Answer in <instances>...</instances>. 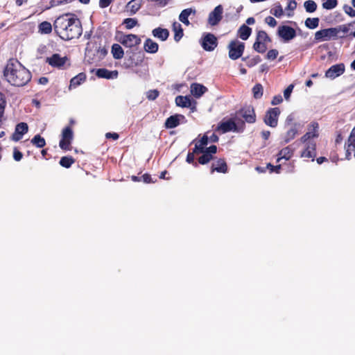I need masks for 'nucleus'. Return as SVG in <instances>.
<instances>
[{
	"label": "nucleus",
	"instance_id": "1",
	"mask_svg": "<svg viewBox=\"0 0 355 355\" xmlns=\"http://www.w3.org/2000/svg\"><path fill=\"white\" fill-rule=\"evenodd\" d=\"M55 33L65 41L78 39L83 33L80 20L71 13H66L57 17L53 22Z\"/></svg>",
	"mask_w": 355,
	"mask_h": 355
},
{
	"label": "nucleus",
	"instance_id": "2",
	"mask_svg": "<svg viewBox=\"0 0 355 355\" xmlns=\"http://www.w3.org/2000/svg\"><path fill=\"white\" fill-rule=\"evenodd\" d=\"M3 76L10 85L19 87L27 85L32 78L31 71L15 58H10L7 61Z\"/></svg>",
	"mask_w": 355,
	"mask_h": 355
},
{
	"label": "nucleus",
	"instance_id": "3",
	"mask_svg": "<svg viewBox=\"0 0 355 355\" xmlns=\"http://www.w3.org/2000/svg\"><path fill=\"white\" fill-rule=\"evenodd\" d=\"M235 121H236L230 119L226 121H222L218 125L217 130H221L223 133L230 131L243 132L245 128L244 121H242L240 119H237V117H235Z\"/></svg>",
	"mask_w": 355,
	"mask_h": 355
},
{
	"label": "nucleus",
	"instance_id": "4",
	"mask_svg": "<svg viewBox=\"0 0 355 355\" xmlns=\"http://www.w3.org/2000/svg\"><path fill=\"white\" fill-rule=\"evenodd\" d=\"M271 42V38L265 31H257L252 49L259 53H264L268 49V44Z\"/></svg>",
	"mask_w": 355,
	"mask_h": 355
},
{
	"label": "nucleus",
	"instance_id": "5",
	"mask_svg": "<svg viewBox=\"0 0 355 355\" xmlns=\"http://www.w3.org/2000/svg\"><path fill=\"white\" fill-rule=\"evenodd\" d=\"M123 65L125 68H132L139 66L144 60V53L142 51H127Z\"/></svg>",
	"mask_w": 355,
	"mask_h": 355
},
{
	"label": "nucleus",
	"instance_id": "6",
	"mask_svg": "<svg viewBox=\"0 0 355 355\" xmlns=\"http://www.w3.org/2000/svg\"><path fill=\"white\" fill-rule=\"evenodd\" d=\"M227 49L229 50V58L232 60H236L241 58L245 50V43L237 40H234L230 41Z\"/></svg>",
	"mask_w": 355,
	"mask_h": 355
},
{
	"label": "nucleus",
	"instance_id": "7",
	"mask_svg": "<svg viewBox=\"0 0 355 355\" xmlns=\"http://www.w3.org/2000/svg\"><path fill=\"white\" fill-rule=\"evenodd\" d=\"M236 117L237 119L241 117L244 119V123L247 122L248 123H254L257 119L254 109L252 105H247L241 108L236 112Z\"/></svg>",
	"mask_w": 355,
	"mask_h": 355
},
{
	"label": "nucleus",
	"instance_id": "8",
	"mask_svg": "<svg viewBox=\"0 0 355 355\" xmlns=\"http://www.w3.org/2000/svg\"><path fill=\"white\" fill-rule=\"evenodd\" d=\"M73 133L71 126L65 127L62 132V138L59 142V146L62 150H70Z\"/></svg>",
	"mask_w": 355,
	"mask_h": 355
},
{
	"label": "nucleus",
	"instance_id": "9",
	"mask_svg": "<svg viewBox=\"0 0 355 355\" xmlns=\"http://www.w3.org/2000/svg\"><path fill=\"white\" fill-rule=\"evenodd\" d=\"M280 113L281 111L279 107L269 108L264 116V123L271 128L277 127Z\"/></svg>",
	"mask_w": 355,
	"mask_h": 355
},
{
	"label": "nucleus",
	"instance_id": "10",
	"mask_svg": "<svg viewBox=\"0 0 355 355\" xmlns=\"http://www.w3.org/2000/svg\"><path fill=\"white\" fill-rule=\"evenodd\" d=\"M201 46L204 50L212 51L218 46V39L212 33H206L201 39Z\"/></svg>",
	"mask_w": 355,
	"mask_h": 355
},
{
	"label": "nucleus",
	"instance_id": "11",
	"mask_svg": "<svg viewBox=\"0 0 355 355\" xmlns=\"http://www.w3.org/2000/svg\"><path fill=\"white\" fill-rule=\"evenodd\" d=\"M337 39L336 31L334 28L320 30L315 33V40L317 42L328 41Z\"/></svg>",
	"mask_w": 355,
	"mask_h": 355
},
{
	"label": "nucleus",
	"instance_id": "12",
	"mask_svg": "<svg viewBox=\"0 0 355 355\" xmlns=\"http://www.w3.org/2000/svg\"><path fill=\"white\" fill-rule=\"evenodd\" d=\"M277 35L284 41L288 42L296 37V31L289 26L282 25L278 27Z\"/></svg>",
	"mask_w": 355,
	"mask_h": 355
},
{
	"label": "nucleus",
	"instance_id": "13",
	"mask_svg": "<svg viewBox=\"0 0 355 355\" xmlns=\"http://www.w3.org/2000/svg\"><path fill=\"white\" fill-rule=\"evenodd\" d=\"M119 41L124 46L128 48L136 46L141 43L140 37L135 34L123 35Z\"/></svg>",
	"mask_w": 355,
	"mask_h": 355
},
{
	"label": "nucleus",
	"instance_id": "14",
	"mask_svg": "<svg viewBox=\"0 0 355 355\" xmlns=\"http://www.w3.org/2000/svg\"><path fill=\"white\" fill-rule=\"evenodd\" d=\"M68 61L67 56L62 57L58 53H54L51 57L46 58V62L53 67L62 69Z\"/></svg>",
	"mask_w": 355,
	"mask_h": 355
},
{
	"label": "nucleus",
	"instance_id": "15",
	"mask_svg": "<svg viewBox=\"0 0 355 355\" xmlns=\"http://www.w3.org/2000/svg\"><path fill=\"white\" fill-rule=\"evenodd\" d=\"M318 128L319 124L317 122H312L309 127V131L301 137L302 143L306 144L311 141V139L318 137L319 135L318 133Z\"/></svg>",
	"mask_w": 355,
	"mask_h": 355
},
{
	"label": "nucleus",
	"instance_id": "16",
	"mask_svg": "<svg viewBox=\"0 0 355 355\" xmlns=\"http://www.w3.org/2000/svg\"><path fill=\"white\" fill-rule=\"evenodd\" d=\"M223 8L221 5H218L211 11L208 17V22L211 26L217 25L223 18Z\"/></svg>",
	"mask_w": 355,
	"mask_h": 355
},
{
	"label": "nucleus",
	"instance_id": "17",
	"mask_svg": "<svg viewBox=\"0 0 355 355\" xmlns=\"http://www.w3.org/2000/svg\"><path fill=\"white\" fill-rule=\"evenodd\" d=\"M345 70L344 64H337L331 66L326 72L325 76L327 78L334 79L342 75Z\"/></svg>",
	"mask_w": 355,
	"mask_h": 355
},
{
	"label": "nucleus",
	"instance_id": "18",
	"mask_svg": "<svg viewBox=\"0 0 355 355\" xmlns=\"http://www.w3.org/2000/svg\"><path fill=\"white\" fill-rule=\"evenodd\" d=\"M28 131V125L26 123L21 122L15 126V132L12 135L11 139L15 141H19L24 135Z\"/></svg>",
	"mask_w": 355,
	"mask_h": 355
},
{
	"label": "nucleus",
	"instance_id": "19",
	"mask_svg": "<svg viewBox=\"0 0 355 355\" xmlns=\"http://www.w3.org/2000/svg\"><path fill=\"white\" fill-rule=\"evenodd\" d=\"M185 119L182 114H176L168 117L164 123V126L167 129L175 128L180 124V121Z\"/></svg>",
	"mask_w": 355,
	"mask_h": 355
},
{
	"label": "nucleus",
	"instance_id": "20",
	"mask_svg": "<svg viewBox=\"0 0 355 355\" xmlns=\"http://www.w3.org/2000/svg\"><path fill=\"white\" fill-rule=\"evenodd\" d=\"M300 156L305 158H311L312 161L316 156V144L315 141H309L306 144L305 149L301 153Z\"/></svg>",
	"mask_w": 355,
	"mask_h": 355
},
{
	"label": "nucleus",
	"instance_id": "21",
	"mask_svg": "<svg viewBox=\"0 0 355 355\" xmlns=\"http://www.w3.org/2000/svg\"><path fill=\"white\" fill-rule=\"evenodd\" d=\"M215 171L221 173H226L228 171V166L225 159L220 158L212 163L210 172L214 173Z\"/></svg>",
	"mask_w": 355,
	"mask_h": 355
},
{
	"label": "nucleus",
	"instance_id": "22",
	"mask_svg": "<svg viewBox=\"0 0 355 355\" xmlns=\"http://www.w3.org/2000/svg\"><path fill=\"white\" fill-rule=\"evenodd\" d=\"M354 26L355 24L350 25V24H348V23H347V24H342V25L338 26L336 27H334V28H336V31L337 38L338 37L345 38L347 37H352V35H349V33H350L349 32L350 26Z\"/></svg>",
	"mask_w": 355,
	"mask_h": 355
},
{
	"label": "nucleus",
	"instance_id": "23",
	"mask_svg": "<svg viewBox=\"0 0 355 355\" xmlns=\"http://www.w3.org/2000/svg\"><path fill=\"white\" fill-rule=\"evenodd\" d=\"M96 75L98 78H106V79H112L116 78L118 76V71H110L105 68L98 69L96 72Z\"/></svg>",
	"mask_w": 355,
	"mask_h": 355
},
{
	"label": "nucleus",
	"instance_id": "24",
	"mask_svg": "<svg viewBox=\"0 0 355 355\" xmlns=\"http://www.w3.org/2000/svg\"><path fill=\"white\" fill-rule=\"evenodd\" d=\"M294 154V149L292 148L290 146H288L284 148H282L279 153L277 154V162H280V160L284 159L285 160H289Z\"/></svg>",
	"mask_w": 355,
	"mask_h": 355
},
{
	"label": "nucleus",
	"instance_id": "25",
	"mask_svg": "<svg viewBox=\"0 0 355 355\" xmlns=\"http://www.w3.org/2000/svg\"><path fill=\"white\" fill-rule=\"evenodd\" d=\"M175 103L179 107H189L191 110L195 109V106H192L191 98L188 96H178L175 98Z\"/></svg>",
	"mask_w": 355,
	"mask_h": 355
},
{
	"label": "nucleus",
	"instance_id": "26",
	"mask_svg": "<svg viewBox=\"0 0 355 355\" xmlns=\"http://www.w3.org/2000/svg\"><path fill=\"white\" fill-rule=\"evenodd\" d=\"M6 104V96L0 92V128L2 127L3 122L6 120V117L5 116Z\"/></svg>",
	"mask_w": 355,
	"mask_h": 355
},
{
	"label": "nucleus",
	"instance_id": "27",
	"mask_svg": "<svg viewBox=\"0 0 355 355\" xmlns=\"http://www.w3.org/2000/svg\"><path fill=\"white\" fill-rule=\"evenodd\" d=\"M144 50L149 53H155L158 51L159 45L150 38H147L144 44Z\"/></svg>",
	"mask_w": 355,
	"mask_h": 355
},
{
	"label": "nucleus",
	"instance_id": "28",
	"mask_svg": "<svg viewBox=\"0 0 355 355\" xmlns=\"http://www.w3.org/2000/svg\"><path fill=\"white\" fill-rule=\"evenodd\" d=\"M207 90L206 87L199 83H192L191 85V92L196 98L200 97Z\"/></svg>",
	"mask_w": 355,
	"mask_h": 355
},
{
	"label": "nucleus",
	"instance_id": "29",
	"mask_svg": "<svg viewBox=\"0 0 355 355\" xmlns=\"http://www.w3.org/2000/svg\"><path fill=\"white\" fill-rule=\"evenodd\" d=\"M152 34L161 41H166L169 36V31L166 28L158 27L153 30Z\"/></svg>",
	"mask_w": 355,
	"mask_h": 355
},
{
	"label": "nucleus",
	"instance_id": "30",
	"mask_svg": "<svg viewBox=\"0 0 355 355\" xmlns=\"http://www.w3.org/2000/svg\"><path fill=\"white\" fill-rule=\"evenodd\" d=\"M209 138L206 135H204L196 143L193 148V153H203L207 148L206 146L208 144Z\"/></svg>",
	"mask_w": 355,
	"mask_h": 355
},
{
	"label": "nucleus",
	"instance_id": "31",
	"mask_svg": "<svg viewBox=\"0 0 355 355\" xmlns=\"http://www.w3.org/2000/svg\"><path fill=\"white\" fill-rule=\"evenodd\" d=\"M252 33V28L245 24L241 25L238 30V36L243 40H247Z\"/></svg>",
	"mask_w": 355,
	"mask_h": 355
},
{
	"label": "nucleus",
	"instance_id": "32",
	"mask_svg": "<svg viewBox=\"0 0 355 355\" xmlns=\"http://www.w3.org/2000/svg\"><path fill=\"white\" fill-rule=\"evenodd\" d=\"M53 24L52 25L50 22L44 21L39 24L38 32L40 34L48 35L52 32Z\"/></svg>",
	"mask_w": 355,
	"mask_h": 355
},
{
	"label": "nucleus",
	"instance_id": "33",
	"mask_svg": "<svg viewBox=\"0 0 355 355\" xmlns=\"http://www.w3.org/2000/svg\"><path fill=\"white\" fill-rule=\"evenodd\" d=\"M86 80V75L84 73H80L70 80L69 88L76 87Z\"/></svg>",
	"mask_w": 355,
	"mask_h": 355
},
{
	"label": "nucleus",
	"instance_id": "34",
	"mask_svg": "<svg viewBox=\"0 0 355 355\" xmlns=\"http://www.w3.org/2000/svg\"><path fill=\"white\" fill-rule=\"evenodd\" d=\"M111 53L116 60L121 59L124 55V51L119 44H114L112 46Z\"/></svg>",
	"mask_w": 355,
	"mask_h": 355
},
{
	"label": "nucleus",
	"instance_id": "35",
	"mask_svg": "<svg viewBox=\"0 0 355 355\" xmlns=\"http://www.w3.org/2000/svg\"><path fill=\"white\" fill-rule=\"evenodd\" d=\"M192 12L195 13L196 10H192L191 8H187V9L183 10L181 12V13L180 14V16H179L180 21L181 22H182L184 24L188 26L190 24L188 18H189V16Z\"/></svg>",
	"mask_w": 355,
	"mask_h": 355
},
{
	"label": "nucleus",
	"instance_id": "36",
	"mask_svg": "<svg viewBox=\"0 0 355 355\" xmlns=\"http://www.w3.org/2000/svg\"><path fill=\"white\" fill-rule=\"evenodd\" d=\"M172 27L173 31L175 32L174 40L175 42H179L184 35L183 28L181 24L178 22H174Z\"/></svg>",
	"mask_w": 355,
	"mask_h": 355
},
{
	"label": "nucleus",
	"instance_id": "37",
	"mask_svg": "<svg viewBox=\"0 0 355 355\" xmlns=\"http://www.w3.org/2000/svg\"><path fill=\"white\" fill-rule=\"evenodd\" d=\"M242 60L245 62L246 65L250 68L259 63L261 59L259 55H255L253 58H250V56L243 57Z\"/></svg>",
	"mask_w": 355,
	"mask_h": 355
},
{
	"label": "nucleus",
	"instance_id": "38",
	"mask_svg": "<svg viewBox=\"0 0 355 355\" xmlns=\"http://www.w3.org/2000/svg\"><path fill=\"white\" fill-rule=\"evenodd\" d=\"M128 10L132 14L136 13L141 8V3L139 0H131L126 6Z\"/></svg>",
	"mask_w": 355,
	"mask_h": 355
},
{
	"label": "nucleus",
	"instance_id": "39",
	"mask_svg": "<svg viewBox=\"0 0 355 355\" xmlns=\"http://www.w3.org/2000/svg\"><path fill=\"white\" fill-rule=\"evenodd\" d=\"M297 134V128L296 124L292 126L289 130H287L284 136V142L288 143L293 139Z\"/></svg>",
	"mask_w": 355,
	"mask_h": 355
},
{
	"label": "nucleus",
	"instance_id": "40",
	"mask_svg": "<svg viewBox=\"0 0 355 355\" xmlns=\"http://www.w3.org/2000/svg\"><path fill=\"white\" fill-rule=\"evenodd\" d=\"M345 149L347 159H351L352 154H353L354 157H355V141L352 142L347 141L345 144Z\"/></svg>",
	"mask_w": 355,
	"mask_h": 355
},
{
	"label": "nucleus",
	"instance_id": "41",
	"mask_svg": "<svg viewBox=\"0 0 355 355\" xmlns=\"http://www.w3.org/2000/svg\"><path fill=\"white\" fill-rule=\"evenodd\" d=\"M76 159L71 156H64L62 157L59 164L64 168H69L74 164Z\"/></svg>",
	"mask_w": 355,
	"mask_h": 355
},
{
	"label": "nucleus",
	"instance_id": "42",
	"mask_svg": "<svg viewBox=\"0 0 355 355\" xmlns=\"http://www.w3.org/2000/svg\"><path fill=\"white\" fill-rule=\"evenodd\" d=\"M31 143L37 148H43L46 146V141L40 135H35L31 139Z\"/></svg>",
	"mask_w": 355,
	"mask_h": 355
},
{
	"label": "nucleus",
	"instance_id": "43",
	"mask_svg": "<svg viewBox=\"0 0 355 355\" xmlns=\"http://www.w3.org/2000/svg\"><path fill=\"white\" fill-rule=\"evenodd\" d=\"M319 21L320 19L318 17H309L305 21V26L310 29H314L318 26Z\"/></svg>",
	"mask_w": 355,
	"mask_h": 355
},
{
	"label": "nucleus",
	"instance_id": "44",
	"mask_svg": "<svg viewBox=\"0 0 355 355\" xmlns=\"http://www.w3.org/2000/svg\"><path fill=\"white\" fill-rule=\"evenodd\" d=\"M304 6L307 12H313L317 9V4L313 0H307L304 2Z\"/></svg>",
	"mask_w": 355,
	"mask_h": 355
},
{
	"label": "nucleus",
	"instance_id": "45",
	"mask_svg": "<svg viewBox=\"0 0 355 355\" xmlns=\"http://www.w3.org/2000/svg\"><path fill=\"white\" fill-rule=\"evenodd\" d=\"M253 96L254 98L258 99L263 96V87L261 84H256L252 88Z\"/></svg>",
	"mask_w": 355,
	"mask_h": 355
},
{
	"label": "nucleus",
	"instance_id": "46",
	"mask_svg": "<svg viewBox=\"0 0 355 355\" xmlns=\"http://www.w3.org/2000/svg\"><path fill=\"white\" fill-rule=\"evenodd\" d=\"M202 155L199 157L198 159V162L199 164H206L207 163H209L211 159H213L214 157L213 155H209V153H201Z\"/></svg>",
	"mask_w": 355,
	"mask_h": 355
},
{
	"label": "nucleus",
	"instance_id": "47",
	"mask_svg": "<svg viewBox=\"0 0 355 355\" xmlns=\"http://www.w3.org/2000/svg\"><path fill=\"white\" fill-rule=\"evenodd\" d=\"M338 5V0H326L322 3V8L326 10H331Z\"/></svg>",
	"mask_w": 355,
	"mask_h": 355
},
{
	"label": "nucleus",
	"instance_id": "48",
	"mask_svg": "<svg viewBox=\"0 0 355 355\" xmlns=\"http://www.w3.org/2000/svg\"><path fill=\"white\" fill-rule=\"evenodd\" d=\"M137 20L135 18H126L123 20V24H125L127 29H131L137 25Z\"/></svg>",
	"mask_w": 355,
	"mask_h": 355
},
{
	"label": "nucleus",
	"instance_id": "49",
	"mask_svg": "<svg viewBox=\"0 0 355 355\" xmlns=\"http://www.w3.org/2000/svg\"><path fill=\"white\" fill-rule=\"evenodd\" d=\"M270 13L276 17H281L284 15L282 7L280 4L275 6L270 10Z\"/></svg>",
	"mask_w": 355,
	"mask_h": 355
},
{
	"label": "nucleus",
	"instance_id": "50",
	"mask_svg": "<svg viewBox=\"0 0 355 355\" xmlns=\"http://www.w3.org/2000/svg\"><path fill=\"white\" fill-rule=\"evenodd\" d=\"M159 95V92L157 89H150L146 93V98L149 101L155 100Z\"/></svg>",
	"mask_w": 355,
	"mask_h": 355
},
{
	"label": "nucleus",
	"instance_id": "51",
	"mask_svg": "<svg viewBox=\"0 0 355 355\" xmlns=\"http://www.w3.org/2000/svg\"><path fill=\"white\" fill-rule=\"evenodd\" d=\"M279 55V52L277 49H270L267 52L266 58L270 60H275Z\"/></svg>",
	"mask_w": 355,
	"mask_h": 355
},
{
	"label": "nucleus",
	"instance_id": "52",
	"mask_svg": "<svg viewBox=\"0 0 355 355\" xmlns=\"http://www.w3.org/2000/svg\"><path fill=\"white\" fill-rule=\"evenodd\" d=\"M344 12L348 15L351 17H355V10L352 8L350 6L345 4L343 6Z\"/></svg>",
	"mask_w": 355,
	"mask_h": 355
},
{
	"label": "nucleus",
	"instance_id": "53",
	"mask_svg": "<svg viewBox=\"0 0 355 355\" xmlns=\"http://www.w3.org/2000/svg\"><path fill=\"white\" fill-rule=\"evenodd\" d=\"M198 154H199V153H193V150L191 153H189L187 154V159H186L187 162L189 164H192L195 166H197V163L194 162V159H195V155H198Z\"/></svg>",
	"mask_w": 355,
	"mask_h": 355
},
{
	"label": "nucleus",
	"instance_id": "54",
	"mask_svg": "<svg viewBox=\"0 0 355 355\" xmlns=\"http://www.w3.org/2000/svg\"><path fill=\"white\" fill-rule=\"evenodd\" d=\"M265 22L270 27H275L277 24L276 19L271 16L266 17L265 18Z\"/></svg>",
	"mask_w": 355,
	"mask_h": 355
},
{
	"label": "nucleus",
	"instance_id": "55",
	"mask_svg": "<svg viewBox=\"0 0 355 355\" xmlns=\"http://www.w3.org/2000/svg\"><path fill=\"white\" fill-rule=\"evenodd\" d=\"M293 87H294V85L291 84V85H288L287 87V88L284 91V96L286 100L289 99L291 94L293 92Z\"/></svg>",
	"mask_w": 355,
	"mask_h": 355
},
{
	"label": "nucleus",
	"instance_id": "56",
	"mask_svg": "<svg viewBox=\"0 0 355 355\" xmlns=\"http://www.w3.org/2000/svg\"><path fill=\"white\" fill-rule=\"evenodd\" d=\"M23 157V154L17 148L13 149V158L15 161L19 162Z\"/></svg>",
	"mask_w": 355,
	"mask_h": 355
},
{
	"label": "nucleus",
	"instance_id": "57",
	"mask_svg": "<svg viewBox=\"0 0 355 355\" xmlns=\"http://www.w3.org/2000/svg\"><path fill=\"white\" fill-rule=\"evenodd\" d=\"M267 167L270 169L271 172H275L276 173H279L280 170L282 168V165L278 164L277 166H273L271 164H268Z\"/></svg>",
	"mask_w": 355,
	"mask_h": 355
},
{
	"label": "nucleus",
	"instance_id": "58",
	"mask_svg": "<svg viewBox=\"0 0 355 355\" xmlns=\"http://www.w3.org/2000/svg\"><path fill=\"white\" fill-rule=\"evenodd\" d=\"M283 101L282 96L279 94L276 95L272 98V100L271 101V104L272 105H276L280 104Z\"/></svg>",
	"mask_w": 355,
	"mask_h": 355
},
{
	"label": "nucleus",
	"instance_id": "59",
	"mask_svg": "<svg viewBox=\"0 0 355 355\" xmlns=\"http://www.w3.org/2000/svg\"><path fill=\"white\" fill-rule=\"evenodd\" d=\"M204 152L213 155L214 154H216L217 152V146L215 145H211L209 147H207Z\"/></svg>",
	"mask_w": 355,
	"mask_h": 355
},
{
	"label": "nucleus",
	"instance_id": "60",
	"mask_svg": "<svg viewBox=\"0 0 355 355\" xmlns=\"http://www.w3.org/2000/svg\"><path fill=\"white\" fill-rule=\"evenodd\" d=\"M296 7H297V2L295 0H291L288 3L286 10H290L291 11H293L296 8Z\"/></svg>",
	"mask_w": 355,
	"mask_h": 355
},
{
	"label": "nucleus",
	"instance_id": "61",
	"mask_svg": "<svg viewBox=\"0 0 355 355\" xmlns=\"http://www.w3.org/2000/svg\"><path fill=\"white\" fill-rule=\"evenodd\" d=\"M141 179L144 181V182L147 183V184L151 183V182H155V181H153L152 180L150 175H149L148 173L144 174L141 176Z\"/></svg>",
	"mask_w": 355,
	"mask_h": 355
},
{
	"label": "nucleus",
	"instance_id": "62",
	"mask_svg": "<svg viewBox=\"0 0 355 355\" xmlns=\"http://www.w3.org/2000/svg\"><path fill=\"white\" fill-rule=\"evenodd\" d=\"M69 2L68 0H51L50 1L51 6H57L62 3H67Z\"/></svg>",
	"mask_w": 355,
	"mask_h": 355
},
{
	"label": "nucleus",
	"instance_id": "63",
	"mask_svg": "<svg viewBox=\"0 0 355 355\" xmlns=\"http://www.w3.org/2000/svg\"><path fill=\"white\" fill-rule=\"evenodd\" d=\"M112 0H100L99 6L102 8L108 7L112 3Z\"/></svg>",
	"mask_w": 355,
	"mask_h": 355
},
{
	"label": "nucleus",
	"instance_id": "64",
	"mask_svg": "<svg viewBox=\"0 0 355 355\" xmlns=\"http://www.w3.org/2000/svg\"><path fill=\"white\" fill-rule=\"evenodd\" d=\"M105 137L107 139H113L114 140H116L119 139V135L116 132H107L105 134Z\"/></svg>",
	"mask_w": 355,
	"mask_h": 355
}]
</instances>
